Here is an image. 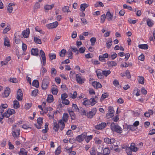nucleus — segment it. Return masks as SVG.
I'll return each instance as SVG.
<instances>
[{
    "label": "nucleus",
    "instance_id": "f257e3e1",
    "mask_svg": "<svg viewBox=\"0 0 155 155\" xmlns=\"http://www.w3.org/2000/svg\"><path fill=\"white\" fill-rule=\"evenodd\" d=\"M110 128L112 131L118 134H121L123 132L122 129L118 125L113 122L110 125Z\"/></svg>",
    "mask_w": 155,
    "mask_h": 155
},
{
    "label": "nucleus",
    "instance_id": "f03ea898",
    "mask_svg": "<svg viewBox=\"0 0 155 155\" xmlns=\"http://www.w3.org/2000/svg\"><path fill=\"white\" fill-rule=\"evenodd\" d=\"M49 83V78L48 77L46 76L43 79L41 87L43 89L45 90L47 89L48 87Z\"/></svg>",
    "mask_w": 155,
    "mask_h": 155
},
{
    "label": "nucleus",
    "instance_id": "7ed1b4c3",
    "mask_svg": "<svg viewBox=\"0 0 155 155\" xmlns=\"http://www.w3.org/2000/svg\"><path fill=\"white\" fill-rule=\"evenodd\" d=\"M75 78L76 81L78 83L80 84H82L84 83L85 81V78L81 74H76Z\"/></svg>",
    "mask_w": 155,
    "mask_h": 155
},
{
    "label": "nucleus",
    "instance_id": "20e7f679",
    "mask_svg": "<svg viewBox=\"0 0 155 155\" xmlns=\"http://www.w3.org/2000/svg\"><path fill=\"white\" fill-rule=\"evenodd\" d=\"M12 135L14 138L15 139H18L20 136V130L19 129H17L16 130L12 129Z\"/></svg>",
    "mask_w": 155,
    "mask_h": 155
},
{
    "label": "nucleus",
    "instance_id": "39448f33",
    "mask_svg": "<svg viewBox=\"0 0 155 155\" xmlns=\"http://www.w3.org/2000/svg\"><path fill=\"white\" fill-rule=\"evenodd\" d=\"M87 133L84 132L80 135L78 136L76 138V140L79 142H82L86 137Z\"/></svg>",
    "mask_w": 155,
    "mask_h": 155
},
{
    "label": "nucleus",
    "instance_id": "423d86ee",
    "mask_svg": "<svg viewBox=\"0 0 155 155\" xmlns=\"http://www.w3.org/2000/svg\"><path fill=\"white\" fill-rule=\"evenodd\" d=\"M15 113V110L8 109V110L4 113V115L5 117L8 118L10 115L13 114Z\"/></svg>",
    "mask_w": 155,
    "mask_h": 155
},
{
    "label": "nucleus",
    "instance_id": "0eeeda50",
    "mask_svg": "<svg viewBox=\"0 0 155 155\" xmlns=\"http://www.w3.org/2000/svg\"><path fill=\"white\" fill-rule=\"evenodd\" d=\"M97 112V109L96 108H93L91 111L89 112L87 115V117L90 118L93 117V116Z\"/></svg>",
    "mask_w": 155,
    "mask_h": 155
},
{
    "label": "nucleus",
    "instance_id": "6e6552de",
    "mask_svg": "<svg viewBox=\"0 0 155 155\" xmlns=\"http://www.w3.org/2000/svg\"><path fill=\"white\" fill-rule=\"evenodd\" d=\"M58 25V23L56 21L52 23L48 24L46 25V26L49 29L56 28Z\"/></svg>",
    "mask_w": 155,
    "mask_h": 155
},
{
    "label": "nucleus",
    "instance_id": "1a4fd4ad",
    "mask_svg": "<svg viewBox=\"0 0 155 155\" xmlns=\"http://www.w3.org/2000/svg\"><path fill=\"white\" fill-rule=\"evenodd\" d=\"M40 54L42 59V65L44 66L45 65L46 63V58L45 53L43 50H41L40 51Z\"/></svg>",
    "mask_w": 155,
    "mask_h": 155
},
{
    "label": "nucleus",
    "instance_id": "9d476101",
    "mask_svg": "<svg viewBox=\"0 0 155 155\" xmlns=\"http://www.w3.org/2000/svg\"><path fill=\"white\" fill-rule=\"evenodd\" d=\"M107 126L105 123L102 122L99 124L96 125L95 126V128L96 129L100 130H102L105 127Z\"/></svg>",
    "mask_w": 155,
    "mask_h": 155
},
{
    "label": "nucleus",
    "instance_id": "9b49d317",
    "mask_svg": "<svg viewBox=\"0 0 155 155\" xmlns=\"http://www.w3.org/2000/svg\"><path fill=\"white\" fill-rule=\"evenodd\" d=\"M10 88L9 87H6L4 90V92L2 94V96L3 97H8L10 93Z\"/></svg>",
    "mask_w": 155,
    "mask_h": 155
},
{
    "label": "nucleus",
    "instance_id": "f8f14e48",
    "mask_svg": "<svg viewBox=\"0 0 155 155\" xmlns=\"http://www.w3.org/2000/svg\"><path fill=\"white\" fill-rule=\"evenodd\" d=\"M104 141L107 144H112L115 142V140L114 138L109 139L106 137L104 138Z\"/></svg>",
    "mask_w": 155,
    "mask_h": 155
},
{
    "label": "nucleus",
    "instance_id": "ddd939ff",
    "mask_svg": "<svg viewBox=\"0 0 155 155\" xmlns=\"http://www.w3.org/2000/svg\"><path fill=\"white\" fill-rule=\"evenodd\" d=\"M30 30L29 28H27L25 30L23 31L22 32V35L25 38H28Z\"/></svg>",
    "mask_w": 155,
    "mask_h": 155
},
{
    "label": "nucleus",
    "instance_id": "4468645a",
    "mask_svg": "<svg viewBox=\"0 0 155 155\" xmlns=\"http://www.w3.org/2000/svg\"><path fill=\"white\" fill-rule=\"evenodd\" d=\"M23 94L22 91L20 89H19L17 93V99L19 101H21L22 99Z\"/></svg>",
    "mask_w": 155,
    "mask_h": 155
},
{
    "label": "nucleus",
    "instance_id": "2eb2a0df",
    "mask_svg": "<svg viewBox=\"0 0 155 155\" xmlns=\"http://www.w3.org/2000/svg\"><path fill=\"white\" fill-rule=\"evenodd\" d=\"M68 112L69 113L70 115L72 120H75L76 118V115L74 112L71 109L68 110Z\"/></svg>",
    "mask_w": 155,
    "mask_h": 155
},
{
    "label": "nucleus",
    "instance_id": "dca6fc26",
    "mask_svg": "<svg viewBox=\"0 0 155 155\" xmlns=\"http://www.w3.org/2000/svg\"><path fill=\"white\" fill-rule=\"evenodd\" d=\"M98 99V97L96 96L94 98L92 97L89 100L91 105V106L94 105L97 103V101Z\"/></svg>",
    "mask_w": 155,
    "mask_h": 155
},
{
    "label": "nucleus",
    "instance_id": "f3484780",
    "mask_svg": "<svg viewBox=\"0 0 155 155\" xmlns=\"http://www.w3.org/2000/svg\"><path fill=\"white\" fill-rule=\"evenodd\" d=\"M51 90L52 94L54 95H56L58 93V90L57 87L55 85L52 86L51 88Z\"/></svg>",
    "mask_w": 155,
    "mask_h": 155
},
{
    "label": "nucleus",
    "instance_id": "a211bd4d",
    "mask_svg": "<svg viewBox=\"0 0 155 155\" xmlns=\"http://www.w3.org/2000/svg\"><path fill=\"white\" fill-rule=\"evenodd\" d=\"M58 124H59V128L60 130H63L65 127V124L64 122L62 120H60L58 121Z\"/></svg>",
    "mask_w": 155,
    "mask_h": 155
},
{
    "label": "nucleus",
    "instance_id": "6ab92c4d",
    "mask_svg": "<svg viewBox=\"0 0 155 155\" xmlns=\"http://www.w3.org/2000/svg\"><path fill=\"white\" fill-rule=\"evenodd\" d=\"M92 85L94 88H101L102 87V85L99 82L97 81L93 82L92 83Z\"/></svg>",
    "mask_w": 155,
    "mask_h": 155
},
{
    "label": "nucleus",
    "instance_id": "aec40b11",
    "mask_svg": "<svg viewBox=\"0 0 155 155\" xmlns=\"http://www.w3.org/2000/svg\"><path fill=\"white\" fill-rule=\"evenodd\" d=\"M31 54L32 55L37 56L38 55V48H32L31 50Z\"/></svg>",
    "mask_w": 155,
    "mask_h": 155
},
{
    "label": "nucleus",
    "instance_id": "412c9836",
    "mask_svg": "<svg viewBox=\"0 0 155 155\" xmlns=\"http://www.w3.org/2000/svg\"><path fill=\"white\" fill-rule=\"evenodd\" d=\"M69 116L68 114L64 113L63 114L62 117V121L64 122H67L68 121Z\"/></svg>",
    "mask_w": 155,
    "mask_h": 155
},
{
    "label": "nucleus",
    "instance_id": "4be33fe9",
    "mask_svg": "<svg viewBox=\"0 0 155 155\" xmlns=\"http://www.w3.org/2000/svg\"><path fill=\"white\" fill-rule=\"evenodd\" d=\"M14 4L12 3H11L8 4L7 9L10 13H11L13 11V8L12 7V6H14Z\"/></svg>",
    "mask_w": 155,
    "mask_h": 155
},
{
    "label": "nucleus",
    "instance_id": "5701e85b",
    "mask_svg": "<svg viewBox=\"0 0 155 155\" xmlns=\"http://www.w3.org/2000/svg\"><path fill=\"white\" fill-rule=\"evenodd\" d=\"M107 19L108 21H110L113 19V15L110 12H107L106 14Z\"/></svg>",
    "mask_w": 155,
    "mask_h": 155
},
{
    "label": "nucleus",
    "instance_id": "b1692460",
    "mask_svg": "<svg viewBox=\"0 0 155 155\" xmlns=\"http://www.w3.org/2000/svg\"><path fill=\"white\" fill-rule=\"evenodd\" d=\"M131 150L134 152H136L137 150L138 149L135 147V144L134 143H132L130 147H129Z\"/></svg>",
    "mask_w": 155,
    "mask_h": 155
},
{
    "label": "nucleus",
    "instance_id": "393cba45",
    "mask_svg": "<svg viewBox=\"0 0 155 155\" xmlns=\"http://www.w3.org/2000/svg\"><path fill=\"white\" fill-rule=\"evenodd\" d=\"M88 6V4L86 3H84L82 4L80 6V10L82 11H84L85 10L86 8Z\"/></svg>",
    "mask_w": 155,
    "mask_h": 155
},
{
    "label": "nucleus",
    "instance_id": "a878e982",
    "mask_svg": "<svg viewBox=\"0 0 155 155\" xmlns=\"http://www.w3.org/2000/svg\"><path fill=\"white\" fill-rule=\"evenodd\" d=\"M139 48L142 49H147L148 46L147 44H140L138 45Z\"/></svg>",
    "mask_w": 155,
    "mask_h": 155
},
{
    "label": "nucleus",
    "instance_id": "bb28decb",
    "mask_svg": "<svg viewBox=\"0 0 155 155\" xmlns=\"http://www.w3.org/2000/svg\"><path fill=\"white\" fill-rule=\"evenodd\" d=\"M54 4H52L51 5H45L44 6V9L47 10H50L52 9V8L54 7Z\"/></svg>",
    "mask_w": 155,
    "mask_h": 155
},
{
    "label": "nucleus",
    "instance_id": "cd10ccee",
    "mask_svg": "<svg viewBox=\"0 0 155 155\" xmlns=\"http://www.w3.org/2000/svg\"><path fill=\"white\" fill-rule=\"evenodd\" d=\"M110 153V151L108 148H104L103 150V154L104 155H108Z\"/></svg>",
    "mask_w": 155,
    "mask_h": 155
},
{
    "label": "nucleus",
    "instance_id": "c85d7f7f",
    "mask_svg": "<svg viewBox=\"0 0 155 155\" xmlns=\"http://www.w3.org/2000/svg\"><path fill=\"white\" fill-rule=\"evenodd\" d=\"M147 25L150 27H152L153 25V21L149 18L147 20Z\"/></svg>",
    "mask_w": 155,
    "mask_h": 155
},
{
    "label": "nucleus",
    "instance_id": "c756f323",
    "mask_svg": "<svg viewBox=\"0 0 155 155\" xmlns=\"http://www.w3.org/2000/svg\"><path fill=\"white\" fill-rule=\"evenodd\" d=\"M59 128V124H58V123L56 122L54 123V127L53 129L55 131H57Z\"/></svg>",
    "mask_w": 155,
    "mask_h": 155
},
{
    "label": "nucleus",
    "instance_id": "7c9ffc66",
    "mask_svg": "<svg viewBox=\"0 0 155 155\" xmlns=\"http://www.w3.org/2000/svg\"><path fill=\"white\" fill-rule=\"evenodd\" d=\"M107 64L109 67H113L116 66L117 65L116 62L114 61H108L107 62Z\"/></svg>",
    "mask_w": 155,
    "mask_h": 155
},
{
    "label": "nucleus",
    "instance_id": "2f4dec72",
    "mask_svg": "<svg viewBox=\"0 0 155 155\" xmlns=\"http://www.w3.org/2000/svg\"><path fill=\"white\" fill-rule=\"evenodd\" d=\"M28 152L24 148H22L20 149V151L19 152V154L21 155H27Z\"/></svg>",
    "mask_w": 155,
    "mask_h": 155
},
{
    "label": "nucleus",
    "instance_id": "473e14b6",
    "mask_svg": "<svg viewBox=\"0 0 155 155\" xmlns=\"http://www.w3.org/2000/svg\"><path fill=\"white\" fill-rule=\"evenodd\" d=\"M138 82L141 84H143L144 83V78L142 76L138 77Z\"/></svg>",
    "mask_w": 155,
    "mask_h": 155
},
{
    "label": "nucleus",
    "instance_id": "72a5a7b5",
    "mask_svg": "<svg viewBox=\"0 0 155 155\" xmlns=\"http://www.w3.org/2000/svg\"><path fill=\"white\" fill-rule=\"evenodd\" d=\"M32 86L38 88L39 86V82L37 80H34L32 83Z\"/></svg>",
    "mask_w": 155,
    "mask_h": 155
},
{
    "label": "nucleus",
    "instance_id": "f704fd0d",
    "mask_svg": "<svg viewBox=\"0 0 155 155\" xmlns=\"http://www.w3.org/2000/svg\"><path fill=\"white\" fill-rule=\"evenodd\" d=\"M47 100L49 103H51L53 101V96L52 95H49L47 98Z\"/></svg>",
    "mask_w": 155,
    "mask_h": 155
},
{
    "label": "nucleus",
    "instance_id": "c9c22d12",
    "mask_svg": "<svg viewBox=\"0 0 155 155\" xmlns=\"http://www.w3.org/2000/svg\"><path fill=\"white\" fill-rule=\"evenodd\" d=\"M14 107L15 108L17 109L19 107V102L16 100L14 101Z\"/></svg>",
    "mask_w": 155,
    "mask_h": 155
},
{
    "label": "nucleus",
    "instance_id": "e433bc0d",
    "mask_svg": "<svg viewBox=\"0 0 155 155\" xmlns=\"http://www.w3.org/2000/svg\"><path fill=\"white\" fill-rule=\"evenodd\" d=\"M9 41L8 39V38L6 37L5 38L4 45L5 46L7 47H9L10 46Z\"/></svg>",
    "mask_w": 155,
    "mask_h": 155
},
{
    "label": "nucleus",
    "instance_id": "4c0bfd02",
    "mask_svg": "<svg viewBox=\"0 0 155 155\" xmlns=\"http://www.w3.org/2000/svg\"><path fill=\"white\" fill-rule=\"evenodd\" d=\"M69 96L71 98L74 99L77 96V93L76 91H74L73 94L70 93L69 95Z\"/></svg>",
    "mask_w": 155,
    "mask_h": 155
},
{
    "label": "nucleus",
    "instance_id": "58836bf2",
    "mask_svg": "<svg viewBox=\"0 0 155 155\" xmlns=\"http://www.w3.org/2000/svg\"><path fill=\"white\" fill-rule=\"evenodd\" d=\"M69 7L68 6H65L62 8V11L64 12H67V13L68 12H71V11L69 10Z\"/></svg>",
    "mask_w": 155,
    "mask_h": 155
},
{
    "label": "nucleus",
    "instance_id": "ea45409f",
    "mask_svg": "<svg viewBox=\"0 0 155 155\" xmlns=\"http://www.w3.org/2000/svg\"><path fill=\"white\" fill-rule=\"evenodd\" d=\"M66 53V50L64 49H63L59 53L60 56L61 57H64L65 56Z\"/></svg>",
    "mask_w": 155,
    "mask_h": 155
},
{
    "label": "nucleus",
    "instance_id": "a19ab883",
    "mask_svg": "<svg viewBox=\"0 0 155 155\" xmlns=\"http://www.w3.org/2000/svg\"><path fill=\"white\" fill-rule=\"evenodd\" d=\"M111 72L110 70H104L103 71V75L107 77L111 73Z\"/></svg>",
    "mask_w": 155,
    "mask_h": 155
},
{
    "label": "nucleus",
    "instance_id": "79ce46f5",
    "mask_svg": "<svg viewBox=\"0 0 155 155\" xmlns=\"http://www.w3.org/2000/svg\"><path fill=\"white\" fill-rule=\"evenodd\" d=\"M35 42L37 44H41V41L40 39L37 37H34V38Z\"/></svg>",
    "mask_w": 155,
    "mask_h": 155
},
{
    "label": "nucleus",
    "instance_id": "37998d69",
    "mask_svg": "<svg viewBox=\"0 0 155 155\" xmlns=\"http://www.w3.org/2000/svg\"><path fill=\"white\" fill-rule=\"evenodd\" d=\"M112 41L111 39H110L108 40L106 43L107 47L108 48H110L112 45Z\"/></svg>",
    "mask_w": 155,
    "mask_h": 155
},
{
    "label": "nucleus",
    "instance_id": "c03bdc74",
    "mask_svg": "<svg viewBox=\"0 0 155 155\" xmlns=\"http://www.w3.org/2000/svg\"><path fill=\"white\" fill-rule=\"evenodd\" d=\"M93 137L92 135L86 136V137L85 138V140L87 143H88L90 140L92 139Z\"/></svg>",
    "mask_w": 155,
    "mask_h": 155
},
{
    "label": "nucleus",
    "instance_id": "a18cd8bd",
    "mask_svg": "<svg viewBox=\"0 0 155 155\" xmlns=\"http://www.w3.org/2000/svg\"><path fill=\"white\" fill-rule=\"evenodd\" d=\"M49 56L50 58L52 60L53 59H55L56 58V55L55 54H49Z\"/></svg>",
    "mask_w": 155,
    "mask_h": 155
},
{
    "label": "nucleus",
    "instance_id": "49530a36",
    "mask_svg": "<svg viewBox=\"0 0 155 155\" xmlns=\"http://www.w3.org/2000/svg\"><path fill=\"white\" fill-rule=\"evenodd\" d=\"M108 109L109 112L111 113L114 115V111L113 107L111 106H109L108 108Z\"/></svg>",
    "mask_w": 155,
    "mask_h": 155
},
{
    "label": "nucleus",
    "instance_id": "de8ad7c7",
    "mask_svg": "<svg viewBox=\"0 0 155 155\" xmlns=\"http://www.w3.org/2000/svg\"><path fill=\"white\" fill-rule=\"evenodd\" d=\"M47 108V107H43L42 109V112H43L42 113L41 112V114L42 115H43L44 114L47 113L48 112V110Z\"/></svg>",
    "mask_w": 155,
    "mask_h": 155
},
{
    "label": "nucleus",
    "instance_id": "09e8293b",
    "mask_svg": "<svg viewBox=\"0 0 155 155\" xmlns=\"http://www.w3.org/2000/svg\"><path fill=\"white\" fill-rule=\"evenodd\" d=\"M126 152L127 154H131L132 151L129 147L126 148Z\"/></svg>",
    "mask_w": 155,
    "mask_h": 155
},
{
    "label": "nucleus",
    "instance_id": "8fccbe9b",
    "mask_svg": "<svg viewBox=\"0 0 155 155\" xmlns=\"http://www.w3.org/2000/svg\"><path fill=\"white\" fill-rule=\"evenodd\" d=\"M68 95L66 93H64L61 94V98L62 101L66 99V98L68 97Z\"/></svg>",
    "mask_w": 155,
    "mask_h": 155
},
{
    "label": "nucleus",
    "instance_id": "3c124183",
    "mask_svg": "<svg viewBox=\"0 0 155 155\" xmlns=\"http://www.w3.org/2000/svg\"><path fill=\"white\" fill-rule=\"evenodd\" d=\"M106 18V16L105 14L102 15L101 17V23H103L105 20Z\"/></svg>",
    "mask_w": 155,
    "mask_h": 155
},
{
    "label": "nucleus",
    "instance_id": "603ef678",
    "mask_svg": "<svg viewBox=\"0 0 155 155\" xmlns=\"http://www.w3.org/2000/svg\"><path fill=\"white\" fill-rule=\"evenodd\" d=\"M96 41V39L95 38L92 37L90 39V41L92 45H94Z\"/></svg>",
    "mask_w": 155,
    "mask_h": 155
},
{
    "label": "nucleus",
    "instance_id": "864d4df0",
    "mask_svg": "<svg viewBox=\"0 0 155 155\" xmlns=\"http://www.w3.org/2000/svg\"><path fill=\"white\" fill-rule=\"evenodd\" d=\"M83 104L84 105H91L89 100H85L83 103Z\"/></svg>",
    "mask_w": 155,
    "mask_h": 155
},
{
    "label": "nucleus",
    "instance_id": "5fc2aeb1",
    "mask_svg": "<svg viewBox=\"0 0 155 155\" xmlns=\"http://www.w3.org/2000/svg\"><path fill=\"white\" fill-rule=\"evenodd\" d=\"M51 72L52 74H54V75H55L57 73L56 70L54 68H51Z\"/></svg>",
    "mask_w": 155,
    "mask_h": 155
},
{
    "label": "nucleus",
    "instance_id": "6e6d98bb",
    "mask_svg": "<svg viewBox=\"0 0 155 155\" xmlns=\"http://www.w3.org/2000/svg\"><path fill=\"white\" fill-rule=\"evenodd\" d=\"M38 92V89H35L33 91L31 92V95L32 96H35L37 95Z\"/></svg>",
    "mask_w": 155,
    "mask_h": 155
},
{
    "label": "nucleus",
    "instance_id": "4d7b16f0",
    "mask_svg": "<svg viewBox=\"0 0 155 155\" xmlns=\"http://www.w3.org/2000/svg\"><path fill=\"white\" fill-rule=\"evenodd\" d=\"M31 103H26L25 105V108L26 109H28L31 107Z\"/></svg>",
    "mask_w": 155,
    "mask_h": 155
},
{
    "label": "nucleus",
    "instance_id": "13d9d810",
    "mask_svg": "<svg viewBox=\"0 0 155 155\" xmlns=\"http://www.w3.org/2000/svg\"><path fill=\"white\" fill-rule=\"evenodd\" d=\"M9 81L11 82L14 83H17V80L16 78H10Z\"/></svg>",
    "mask_w": 155,
    "mask_h": 155
},
{
    "label": "nucleus",
    "instance_id": "bf43d9fd",
    "mask_svg": "<svg viewBox=\"0 0 155 155\" xmlns=\"http://www.w3.org/2000/svg\"><path fill=\"white\" fill-rule=\"evenodd\" d=\"M123 8H124L125 9H127L129 10H130V11H132L133 10V9L130 6H128L126 4H124L123 5Z\"/></svg>",
    "mask_w": 155,
    "mask_h": 155
},
{
    "label": "nucleus",
    "instance_id": "052dcab7",
    "mask_svg": "<svg viewBox=\"0 0 155 155\" xmlns=\"http://www.w3.org/2000/svg\"><path fill=\"white\" fill-rule=\"evenodd\" d=\"M63 104L66 105H68L70 103L69 101L67 99H65L62 101Z\"/></svg>",
    "mask_w": 155,
    "mask_h": 155
},
{
    "label": "nucleus",
    "instance_id": "680f3d73",
    "mask_svg": "<svg viewBox=\"0 0 155 155\" xmlns=\"http://www.w3.org/2000/svg\"><path fill=\"white\" fill-rule=\"evenodd\" d=\"M71 49H72L73 51L76 53L77 54H78L79 53V50L76 48H71Z\"/></svg>",
    "mask_w": 155,
    "mask_h": 155
},
{
    "label": "nucleus",
    "instance_id": "e2e57ef3",
    "mask_svg": "<svg viewBox=\"0 0 155 155\" xmlns=\"http://www.w3.org/2000/svg\"><path fill=\"white\" fill-rule=\"evenodd\" d=\"M114 115L109 112L107 113L106 114V117L107 118H109L113 117Z\"/></svg>",
    "mask_w": 155,
    "mask_h": 155
},
{
    "label": "nucleus",
    "instance_id": "0e129e2a",
    "mask_svg": "<svg viewBox=\"0 0 155 155\" xmlns=\"http://www.w3.org/2000/svg\"><path fill=\"white\" fill-rule=\"evenodd\" d=\"M10 29V28L9 26H7L6 27L3 31V33L5 34L7 33V32Z\"/></svg>",
    "mask_w": 155,
    "mask_h": 155
},
{
    "label": "nucleus",
    "instance_id": "69168bd1",
    "mask_svg": "<svg viewBox=\"0 0 155 155\" xmlns=\"http://www.w3.org/2000/svg\"><path fill=\"white\" fill-rule=\"evenodd\" d=\"M72 53L71 51H68V57L70 59H72Z\"/></svg>",
    "mask_w": 155,
    "mask_h": 155
},
{
    "label": "nucleus",
    "instance_id": "338daca9",
    "mask_svg": "<svg viewBox=\"0 0 155 155\" xmlns=\"http://www.w3.org/2000/svg\"><path fill=\"white\" fill-rule=\"evenodd\" d=\"M66 134L69 137H71L73 135V133L71 130H68L66 132Z\"/></svg>",
    "mask_w": 155,
    "mask_h": 155
},
{
    "label": "nucleus",
    "instance_id": "774afa93",
    "mask_svg": "<svg viewBox=\"0 0 155 155\" xmlns=\"http://www.w3.org/2000/svg\"><path fill=\"white\" fill-rule=\"evenodd\" d=\"M61 152V147H58L56 150L55 151V153L56 155H58Z\"/></svg>",
    "mask_w": 155,
    "mask_h": 155
}]
</instances>
